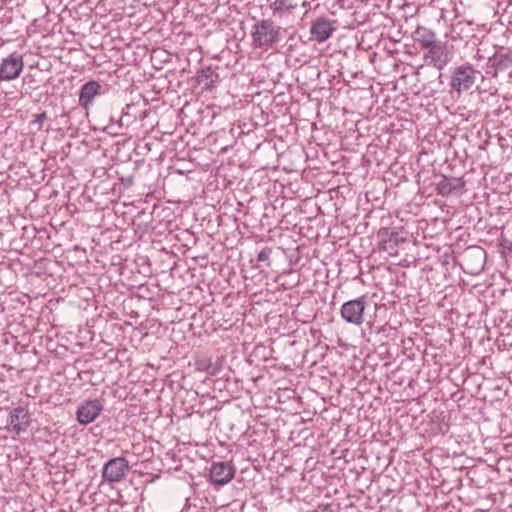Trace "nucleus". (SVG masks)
<instances>
[{"instance_id": "obj_6", "label": "nucleus", "mask_w": 512, "mask_h": 512, "mask_svg": "<svg viewBox=\"0 0 512 512\" xmlns=\"http://www.w3.org/2000/svg\"><path fill=\"white\" fill-rule=\"evenodd\" d=\"M475 82V70L470 65L457 67L452 75L451 86L461 92L470 89Z\"/></svg>"}, {"instance_id": "obj_2", "label": "nucleus", "mask_w": 512, "mask_h": 512, "mask_svg": "<svg viewBox=\"0 0 512 512\" xmlns=\"http://www.w3.org/2000/svg\"><path fill=\"white\" fill-rule=\"evenodd\" d=\"M235 466L231 462H213L209 468L208 481L216 486H223L232 481Z\"/></svg>"}, {"instance_id": "obj_15", "label": "nucleus", "mask_w": 512, "mask_h": 512, "mask_svg": "<svg viewBox=\"0 0 512 512\" xmlns=\"http://www.w3.org/2000/svg\"><path fill=\"white\" fill-rule=\"evenodd\" d=\"M258 258H259V260H263L264 259V254L260 253Z\"/></svg>"}, {"instance_id": "obj_1", "label": "nucleus", "mask_w": 512, "mask_h": 512, "mask_svg": "<svg viewBox=\"0 0 512 512\" xmlns=\"http://www.w3.org/2000/svg\"><path fill=\"white\" fill-rule=\"evenodd\" d=\"M279 28L270 20H262L254 26L252 40L257 47H268L276 42Z\"/></svg>"}, {"instance_id": "obj_9", "label": "nucleus", "mask_w": 512, "mask_h": 512, "mask_svg": "<svg viewBox=\"0 0 512 512\" xmlns=\"http://www.w3.org/2000/svg\"><path fill=\"white\" fill-rule=\"evenodd\" d=\"M334 30V22L322 17L315 20L311 26L310 33L318 42H324L330 38Z\"/></svg>"}, {"instance_id": "obj_8", "label": "nucleus", "mask_w": 512, "mask_h": 512, "mask_svg": "<svg viewBox=\"0 0 512 512\" xmlns=\"http://www.w3.org/2000/svg\"><path fill=\"white\" fill-rule=\"evenodd\" d=\"M103 409L99 400L85 401L77 411V420L82 425L93 422Z\"/></svg>"}, {"instance_id": "obj_12", "label": "nucleus", "mask_w": 512, "mask_h": 512, "mask_svg": "<svg viewBox=\"0 0 512 512\" xmlns=\"http://www.w3.org/2000/svg\"><path fill=\"white\" fill-rule=\"evenodd\" d=\"M463 182L460 178H447L443 177L437 184L438 194L446 196L451 194L453 191L462 188Z\"/></svg>"}, {"instance_id": "obj_7", "label": "nucleus", "mask_w": 512, "mask_h": 512, "mask_svg": "<svg viewBox=\"0 0 512 512\" xmlns=\"http://www.w3.org/2000/svg\"><path fill=\"white\" fill-rule=\"evenodd\" d=\"M128 468V462L125 458H114L105 464L103 478L109 482H118L124 478Z\"/></svg>"}, {"instance_id": "obj_5", "label": "nucleus", "mask_w": 512, "mask_h": 512, "mask_svg": "<svg viewBox=\"0 0 512 512\" xmlns=\"http://www.w3.org/2000/svg\"><path fill=\"white\" fill-rule=\"evenodd\" d=\"M365 307L363 297L347 301L341 307V316L346 322L359 326L364 322Z\"/></svg>"}, {"instance_id": "obj_3", "label": "nucleus", "mask_w": 512, "mask_h": 512, "mask_svg": "<svg viewBox=\"0 0 512 512\" xmlns=\"http://www.w3.org/2000/svg\"><path fill=\"white\" fill-rule=\"evenodd\" d=\"M31 424V416L24 407L14 408L8 416L6 430L10 433L19 435L27 431Z\"/></svg>"}, {"instance_id": "obj_4", "label": "nucleus", "mask_w": 512, "mask_h": 512, "mask_svg": "<svg viewBox=\"0 0 512 512\" xmlns=\"http://www.w3.org/2000/svg\"><path fill=\"white\" fill-rule=\"evenodd\" d=\"M23 68V57L17 53L10 54L0 63V80L11 81L18 78Z\"/></svg>"}, {"instance_id": "obj_13", "label": "nucleus", "mask_w": 512, "mask_h": 512, "mask_svg": "<svg viewBox=\"0 0 512 512\" xmlns=\"http://www.w3.org/2000/svg\"><path fill=\"white\" fill-rule=\"evenodd\" d=\"M415 39L420 44L421 48L424 49H428L436 43L435 33L425 27H418L416 29Z\"/></svg>"}, {"instance_id": "obj_11", "label": "nucleus", "mask_w": 512, "mask_h": 512, "mask_svg": "<svg viewBox=\"0 0 512 512\" xmlns=\"http://www.w3.org/2000/svg\"><path fill=\"white\" fill-rule=\"evenodd\" d=\"M101 85L97 81H89L85 83L80 91L79 104L84 109H88L92 104L95 96L100 94Z\"/></svg>"}, {"instance_id": "obj_14", "label": "nucleus", "mask_w": 512, "mask_h": 512, "mask_svg": "<svg viewBox=\"0 0 512 512\" xmlns=\"http://www.w3.org/2000/svg\"><path fill=\"white\" fill-rule=\"evenodd\" d=\"M46 119V113H40L35 116L34 122L41 124Z\"/></svg>"}, {"instance_id": "obj_10", "label": "nucleus", "mask_w": 512, "mask_h": 512, "mask_svg": "<svg viewBox=\"0 0 512 512\" xmlns=\"http://www.w3.org/2000/svg\"><path fill=\"white\" fill-rule=\"evenodd\" d=\"M428 53L425 54V59H430L434 66L441 69L445 66L450 60V52L447 49L446 44H433L430 48H428Z\"/></svg>"}]
</instances>
